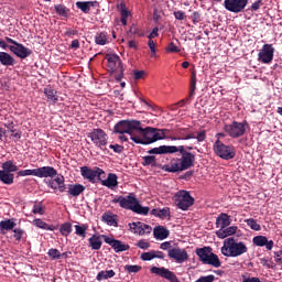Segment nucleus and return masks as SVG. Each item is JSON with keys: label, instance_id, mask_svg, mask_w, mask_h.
Masks as SVG:
<instances>
[{"label": "nucleus", "instance_id": "79ce46f5", "mask_svg": "<svg viewBox=\"0 0 282 282\" xmlns=\"http://www.w3.org/2000/svg\"><path fill=\"white\" fill-rule=\"evenodd\" d=\"M165 52H167L169 54H180V52H182V50L180 47H177V45H175V43L171 42L167 44Z\"/></svg>", "mask_w": 282, "mask_h": 282}, {"label": "nucleus", "instance_id": "a18cd8bd", "mask_svg": "<svg viewBox=\"0 0 282 282\" xmlns=\"http://www.w3.org/2000/svg\"><path fill=\"white\" fill-rule=\"evenodd\" d=\"M115 78L118 83H120V80H122V78H124V66H119V68H117L115 72Z\"/></svg>", "mask_w": 282, "mask_h": 282}, {"label": "nucleus", "instance_id": "4be33fe9", "mask_svg": "<svg viewBox=\"0 0 282 282\" xmlns=\"http://www.w3.org/2000/svg\"><path fill=\"white\" fill-rule=\"evenodd\" d=\"M253 245L259 246L260 248H263L265 246L267 250H272L274 247V241L268 240V237L265 236H256L253 238Z\"/></svg>", "mask_w": 282, "mask_h": 282}, {"label": "nucleus", "instance_id": "58836bf2", "mask_svg": "<svg viewBox=\"0 0 282 282\" xmlns=\"http://www.w3.org/2000/svg\"><path fill=\"white\" fill-rule=\"evenodd\" d=\"M34 224L37 228H42V230H56V226L47 225V223L43 221L42 219H35Z\"/></svg>", "mask_w": 282, "mask_h": 282}, {"label": "nucleus", "instance_id": "13d9d810", "mask_svg": "<svg viewBox=\"0 0 282 282\" xmlns=\"http://www.w3.org/2000/svg\"><path fill=\"white\" fill-rule=\"evenodd\" d=\"M181 138H186V134H184V129H181L176 132V135L171 137L172 141L176 140H186V139H181Z\"/></svg>", "mask_w": 282, "mask_h": 282}, {"label": "nucleus", "instance_id": "5fc2aeb1", "mask_svg": "<svg viewBox=\"0 0 282 282\" xmlns=\"http://www.w3.org/2000/svg\"><path fill=\"white\" fill-rule=\"evenodd\" d=\"M32 214L33 215H45V209L43 208V206H41V204H36L33 206Z\"/></svg>", "mask_w": 282, "mask_h": 282}, {"label": "nucleus", "instance_id": "4c0bfd02", "mask_svg": "<svg viewBox=\"0 0 282 282\" xmlns=\"http://www.w3.org/2000/svg\"><path fill=\"white\" fill-rule=\"evenodd\" d=\"M113 276H116V271L115 270L100 271L97 274V281H105L107 279H113Z\"/></svg>", "mask_w": 282, "mask_h": 282}, {"label": "nucleus", "instance_id": "20e7f679", "mask_svg": "<svg viewBox=\"0 0 282 282\" xmlns=\"http://www.w3.org/2000/svg\"><path fill=\"white\" fill-rule=\"evenodd\" d=\"M246 252H248L246 242L239 241L235 239V237L224 240V246L221 247V254H224V257H241V254H246Z\"/></svg>", "mask_w": 282, "mask_h": 282}, {"label": "nucleus", "instance_id": "c03bdc74", "mask_svg": "<svg viewBox=\"0 0 282 282\" xmlns=\"http://www.w3.org/2000/svg\"><path fill=\"white\" fill-rule=\"evenodd\" d=\"M75 230H76V235H78V237H83V239H85V237L87 235V226L75 225Z\"/></svg>", "mask_w": 282, "mask_h": 282}, {"label": "nucleus", "instance_id": "864d4df0", "mask_svg": "<svg viewBox=\"0 0 282 282\" xmlns=\"http://www.w3.org/2000/svg\"><path fill=\"white\" fill-rule=\"evenodd\" d=\"M137 247L141 250H149L151 248V243L143 239L137 242Z\"/></svg>", "mask_w": 282, "mask_h": 282}, {"label": "nucleus", "instance_id": "bb28decb", "mask_svg": "<svg viewBox=\"0 0 282 282\" xmlns=\"http://www.w3.org/2000/svg\"><path fill=\"white\" fill-rule=\"evenodd\" d=\"M237 232V226L225 227L216 231L218 239H226V237H231Z\"/></svg>", "mask_w": 282, "mask_h": 282}, {"label": "nucleus", "instance_id": "6e6552de", "mask_svg": "<svg viewBox=\"0 0 282 282\" xmlns=\"http://www.w3.org/2000/svg\"><path fill=\"white\" fill-rule=\"evenodd\" d=\"M249 127L248 121H242V122H238V121H232L229 124H225L224 127V131L225 133H227V135H229V138H241L243 135H246V128Z\"/></svg>", "mask_w": 282, "mask_h": 282}, {"label": "nucleus", "instance_id": "aec40b11", "mask_svg": "<svg viewBox=\"0 0 282 282\" xmlns=\"http://www.w3.org/2000/svg\"><path fill=\"white\" fill-rule=\"evenodd\" d=\"M82 176L84 177H102V175H107L102 169L95 166H82L80 167Z\"/></svg>", "mask_w": 282, "mask_h": 282}, {"label": "nucleus", "instance_id": "774afa93", "mask_svg": "<svg viewBox=\"0 0 282 282\" xmlns=\"http://www.w3.org/2000/svg\"><path fill=\"white\" fill-rule=\"evenodd\" d=\"M148 47H150L152 56H155V42L153 40L148 41Z\"/></svg>", "mask_w": 282, "mask_h": 282}, {"label": "nucleus", "instance_id": "e2e57ef3", "mask_svg": "<svg viewBox=\"0 0 282 282\" xmlns=\"http://www.w3.org/2000/svg\"><path fill=\"white\" fill-rule=\"evenodd\" d=\"M144 70H133L134 80H142V78H144Z\"/></svg>", "mask_w": 282, "mask_h": 282}, {"label": "nucleus", "instance_id": "f704fd0d", "mask_svg": "<svg viewBox=\"0 0 282 282\" xmlns=\"http://www.w3.org/2000/svg\"><path fill=\"white\" fill-rule=\"evenodd\" d=\"M195 89H197V70L193 69L191 74L189 98L195 96Z\"/></svg>", "mask_w": 282, "mask_h": 282}, {"label": "nucleus", "instance_id": "39448f33", "mask_svg": "<svg viewBox=\"0 0 282 282\" xmlns=\"http://www.w3.org/2000/svg\"><path fill=\"white\" fill-rule=\"evenodd\" d=\"M196 254L199 261L205 265H213V268H221V261L219 257L213 252V248L204 247L196 249Z\"/></svg>", "mask_w": 282, "mask_h": 282}, {"label": "nucleus", "instance_id": "1a4fd4ad", "mask_svg": "<svg viewBox=\"0 0 282 282\" xmlns=\"http://www.w3.org/2000/svg\"><path fill=\"white\" fill-rule=\"evenodd\" d=\"M214 153L221 158V160H232L237 155L235 147L226 145L221 140H216L214 143Z\"/></svg>", "mask_w": 282, "mask_h": 282}, {"label": "nucleus", "instance_id": "c756f323", "mask_svg": "<svg viewBox=\"0 0 282 282\" xmlns=\"http://www.w3.org/2000/svg\"><path fill=\"white\" fill-rule=\"evenodd\" d=\"M216 226L219 230L230 226V216L228 214H220L216 219Z\"/></svg>", "mask_w": 282, "mask_h": 282}, {"label": "nucleus", "instance_id": "052dcab7", "mask_svg": "<svg viewBox=\"0 0 282 282\" xmlns=\"http://www.w3.org/2000/svg\"><path fill=\"white\" fill-rule=\"evenodd\" d=\"M109 149H112L113 153H122L124 151V147L121 144H110Z\"/></svg>", "mask_w": 282, "mask_h": 282}, {"label": "nucleus", "instance_id": "6ab92c4d", "mask_svg": "<svg viewBox=\"0 0 282 282\" xmlns=\"http://www.w3.org/2000/svg\"><path fill=\"white\" fill-rule=\"evenodd\" d=\"M106 61L108 63V72H110L111 74H113V72L118 68L122 67V61L120 59V56H118L117 54H107Z\"/></svg>", "mask_w": 282, "mask_h": 282}, {"label": "nucleus", "instance_id": "393cba45", "mask_svg": "<svg viewBox=\"0 0 282 282\" xmlns=\"http://www.w3.org/2000/svg\"><path fill=\"white\" fill-rule=\"evenodd\" d=\"M48 186L56 189L58 188L59 193H65V178L64 177H57L53 178L51 181H45Z\"/></svg>", "mask_w": 282, "mask_h": 282}, {"label": "nucleus", "instance_id": "9b49d317", "mask_svg": "<svg viewBox=\"0 0 282 282\" xmlns=\"http://www.w3.org/2000/svg\"><path fill=\"white\" fill-rule=\"evenodd\" d=\"M88 138H90L91 142H94L95 147H98V149L102 150V147H107V133L100 128L94 129L88 133Z\"/></svg>", "mask_w": 282, "mask_h": 282}, {"label": "nucleus", "instance_id": "c9c22d12", "mask_svg": "<svg viewBox=\"0 0 282 282\" xmlns=\"http://www.w3.org/2000/svg\"><path fill=\"white\" fill-rule=\"evenodd\" d=\"M102 236H96L94 235L91 238H89L90 248L93 250H100L102 248V240H100Z\"/></svg>", "mask_w": 282, "mask_h": 282}, {"label": "nucleus", "instance_id": "4468645a", "mask_svg": "<svg viewBox=\"0 0 282 282\" xmlns=\"http://www.w3.org/2000/svg\"><path fill=\"white\" fill-rule=\"evenodd\" d=\"M101 238L104 239L105 243H108V246H111L115 252H127V250L131 248L129 245L123 243L122 241L117 240L113 237L101 235Z\"/></svg>", "mask_w": 282, "mask_h": 282}, {"label": "nucleus", "instance_id": "a211bd4d", "mask_svg": "<svg viewBox=\"0 0 282 282\" xmlns=\"http://www.w3.org/2000/svg\"><path fill=\"white\" fill-rule=\"evenodd\" d=\"M10 52L18 56V58L25 59L28 56H32V50L25 47L23 44L19 43L15 45L9 46Z\"/></svg>", "mask_w": 282, "mask_h": 282}, {"label": "nucleus", "instance_id": "2f4dec72", "mask_svg": "<svg viewBox=\"0 0 282 282\" xmlns=\"http://www.w3.org/2000/svg\"><path fill=\"white\" fill-rule=\"evenodd\" d=\"M6 129H8V131H10L11 133V138H14V140H21V130L17 129V126L14 124V122H9L4 124Z\"/></svg>", "mask_w": 282, "mask_h": 282}, {"label": "nucleus", "instance_id": "72a5a7b5", "mask_svg": "<svg viewBox=\"0 0 282 282\" xmlns=\"http://www.w3.org/2000/svg\"><path fill=\"white\" fill-rule=\"evenodd\" d=\"M44 94L47 98V102H51L52 105H56V102H58V95L56 90L52 88H44Z\"/></svg>", "mask_w": 282, "mask_h": 282}, {"label": "nucleus", "instance_id": "3c124183", "mask_svg": "<svg viewBox=\"0 0 282 282\" xmlns=\"http://www.w3.org/2000/svg\"><path fill=\"white\" fill-rule=\"evenodd\" d=\"M13 237L15 239V241H21V239H23V235L25 234V231L21 228H15L13 229Z\"/></svg>", "mask_w": 282, "mask_h": 282}, {"label": "nucleus", "instance_id": "6e6d98bb", "mask_svg": "<svg viewBox=\"0 0 282 282\" xmlns=\"http://www.w3.org/2000/svg\"><path fill=\"white\" fill-rule=\"evenodd\" d=\"M48 257H51V259H61V251H58V249H50Z\"/></svg>", "mask_w": 282, "mask_h": 282}, {"label": "nucleus", "instance_id": "37998d69", "mask_svg": "<svg viewBox=\"0 0 282 282\" xmlns=\"http://www.w3.org/2000/svg\"><path fill=\"white\" fill-rule=\"evenodd\" d=\"M126 272H129V274H138V272H140V270H142V267L138 265V264H127L124 267Z\"/></svg>", "mask_w": 282, "mask_h": 282}, {"label": "nucleus", "instance_id": "bf43d9fd", "mask_svg": "<svg viewBox=\"0 0 282 282\" xmlns=\"http://www.w3.org/2000/svg\"><path fill=\"white\" fill-rule=\"evenodd\" d=\"M192 21H193L194 25H197V23H199V21H202V14L198 11H194L192 14Z\"/></svg>", "mask_w": 282, "mask_h": 282}, {"label": "nucleus", "instance_id": "423d86ee", "mask_svg": "<svg viewBox=\"0 0 282 282\" xmlns=\"http://www.w3.org/2000/svg\"><path fill=\"white\" fill-rule=\"evenodd\" d=\"M138 129H140V121L138 120H121L115 124V133H120V135L128 133L130 140H133V135L138 134Z\"/></svg>", "mask_w": 282, "mask_h": 282}, {"label": "nucleus", "instance_id": "412c9836", "mask_svg": "<svg viewBox=\"0 0 282 282\" xmlns=\"http://www.w3.org/2000/svg\"><path fill=\"white\" fill-rule=\"evenodd\" d=\"M91 184H97V182H101L102 186H107V188H116L118 186V177H107L106 180H100V177H88Z\"/></svg>", "mask_w": 282, "mask_h": 282}, {"label": "nucleus", "instance_id": "c85d7f7f", "mask_svg": "<svg viewBox=\"0 0 282 282\" xmlns=\"http://www.w3.org/2000/svg\"><path fill=\"white\" fill-rule=\"evenodd\" d=\"M17 227V223H14L13 219H7L0 221V234L1 235H7L8 231L14 230Z\"/></svg>", "mask_w": 282, "mask_h": 282}, {"label": "nucleus", "instance_id": "680f3d73", "mask_svg": "<svg viewBox=\"0 0 282 282\" xmlns=\"http://www.w3.org/2000/svg\"><path fill=\"white\" fill-rule=\"evenodd\" d=\"M174 17L176 21H184V19H186V13L184 11H174Z\"/></svg>", "mask_w": 282, "mask_h": 282}, {"label": "nucleus", "instance_id": "b1692460", "mask_svg": "<svg viewBox=\"0 0 282 282\" xmlns=\"http://www.w3.org/2000/svg\"><path fill=\"white\" fill-rule=\"evenodd\" d=\"M1 169L4 170V173L9 175V177H14L12 173L19 172V166L12 160H9L2 163Z\"/></svg>", "mask_w": 282, "mask_h": 282}, {"label": "nucleus", "instance_id": "0eeeda50", "mask_svg": "<svg viewBox=\"0 0 282 282\" xmlns=\"http://www.w3.org/2000/svg\"><path fill=\"white\" fill-rule=\"evenodd\" d=\"M30 175H33L34 177H56L58 172L53 166L18 171V177H28Z\"/></svg>", "mask_w": 282, "mask_h": 282}, {"label": "nucleus", "instance_id": "7ed1b4c3", "mask_svg": "<svg viewBox=\"0 0 282 282\" xmlns=\"http://www.w3.org/2000/svg\"><path fill=\"white\" fill-rule=\"evenodd\" d=\"M161 134L158 131V128L147 127L143 129L142 122L139 124V129L137 130V135H132V142L135 144H153L154 142L160 141Z\"/></svg>", "mask_w": 282, "mask_h": 282}, {"label": "nucleus", "instance_id": "4d7b16f0", "mask_svg": "<svg viewBox=\"0 0 282 282\" xmlns=\"http://www.w3.org/2000/svg\"><path fill=\"white\" fill-rule=\"evenodd\" d=\"M171 215V209L169 207H165L163 209H159V217L161 219H164L165 217H169Z\"/></svg>", "mask_w": 282, "mask_h": 282}, {"label": "nucleus", "instance_id": "ddd939ff", "mask_svg": "<svg viewBox=\"0 0 282 282\" xmlns=\"http://www.w3.org/2000/svg\"><path fill=\"white\" fill-rule=\"evenodd\" d=\"M258 61L264 65H270L274 61V48L272 44H264L262 50L258 53Z\"/></svg>", "mask_w": 282, "mask_h": 282}, {"label": "nucleus", "instance_id": "473e14b6", "mask_svg": "<svg viewBox=\"0 0 282 282\" xmlns=\"http://www.w3.org/2000/svg\"><path fill=\"white\" fill-rule=\"evenodd\" d=\"M117 215H111L110 213H105L101 216L102 221H105L108 226H113L115 228H118V219Z\"/></svg>", "mask_w": 282, "mask_h": 282}, {"label": "nucleus", "instance_id": "5701e85b", "mask_svg": "<svg viewBox=\"0 0 282 282\" xmlns=\"http://www.w3.org/2000/svg\"><path fill=\"white\" fill-rule=\"evenodd\" d=\"M98 1H77L76 8L84 12V14H89L91 8H97Z\"/></svg>", "mask_w": 282, "mask_h": 282}, {"label": "nucleus", "instance_id": "cd10ccee", "mask_svg": "<svg viewBox=\"0 0 282 282\" xmlns=\"http://www.w3.org/2000/svg\"><path fill=\"white\" fill-rule=\"evenodd\" d=\"M154 239H159L160 241L169 238L171 232L163 226H156L153 230Z\"/></svg>", "mask_w": 282, "mask_h": 282}, {"label": "nucleus", "instance_id": "f8f14e48", "mask_svg": "<svg viewBox=\"0 0 282 282\" xmlns=\"http://www.w3.org/2000/svg\"><path fill=\"white\" fill-rule=\"evenodd\" d=\"M224 6L228 12L239 14V12H243L248 7V0H225Z\"/></svg>", "mask_w": 282, "mask_h": 282}, {"label": "nucleus", "instance_id": "f03ea898", "mask_svg": "<svg viewBox=\"0 0 282 282\" xmlns=\"http://www.w3.org/2000/svg\"><path fill=\"white\" fill-rule=\"evenodd\" d=\"M112 204H119L121 208H126L127 210H132V213H137V215H149V207H142L138 198H135V194H129L128 196H117L112 199Z\"/></svg>", "mask_w": 282, "mask_h": 282}, {"label": "nucleus", "instance_id": "9d476101", "mask_svg": "<svg viewBox=\"0 0 282 282\" xmlns=\"http://www.w3.org/2000/svg\"><path fill=\"white\" fill-rule=\"evenodd\" d=\"M174 197L176 206L181 210H188V208H191V206L195 204V198H193V196H191V193L186 191H178Z\"/></svg>", "mask_w": 282, "mask_h": 282}, {"label": "nucleus", "instance_id": "f3484780", "mask_svg": "<svg viewBox=\"0 0 282 282\" xmlns=\"http://www.w3.org/2000/svg\"><path fill=\"white\" fill-rule=\"evenodd\" d=\"M167 257H170V259H174L176 263H184V261H188V252L186 249L172 248L167 251Z\"/></svg>", "mask_w": 282, "mask_h": 282}, {"label": "nucleus", "instance_id": "de8ad7c7", "mask_svg": "<svg viewBox=\"0 0 282 282\" xmlns=\"http://www.w3.org/2000/svg\"><path fill=\"white\" fill-rule=\"evenodd\" d=\"M246 224L251 228V230H261V225H259L254 218H249L245 220Z\"/></svg>", "mask_w": 282, "mask_h": 282}, {"label": "nucleus", "instance_id": "2eb2a0df", "mask_svg": "<svg viewBox=\"0 0 282 282\" xmlns=\"http://www.w3.org/2000/svg\"><path fill=\"white\" fill-rule=\"evenodd\" d=\"M150 272L152 274H156L158 276H162V279H166V281L180 282V280L177 279V275H175V273H173L171 270H169L164 267H162V268L152 267L150 269Z\"/></svg>", "mask_w": 282, "mask_h": 282}, {"label": "nucleus", "instance_id": "dca6fc26", "mask_svg": "<svg viewBox=\"0 0 282 282\" xmlns=\"http://www.w3.org/2000/svg\"><path fill=\"white\" fill-rule=\"evenodd\" d=\"M129 228L131 232L134 235H140V237H144V235H151L153 228L150 225H147L142 221L130 223Z\"/></svg>", "mask_w": 282, "mask_h": 282}, {"label": "nucleus", "instance_id": "0e129e2a", "mask_svg": "<svg viewBox=\"0 0 282 282\" xmlns=\"http://www.w3.org/2000/svg\"><path fill=\"white\" fill-rule=\"evenodd\" d=\"M158 32H160V28L158 26L153 28L152 32L148 35V39L150 41H153V39H156V36H160Z\"/></svg>", "mask_w": 282, "mask_h": 282}, {"label": "nucleus", "instance_id": "8fccbe9b", "mask_svg": "<svg viewBox=\"0 0 282 282\" xmlns=\"http://www.w3.org/2000/svg\"><path fill=\"white\" fill-rule=\"evenodd\" d=\"M152 259H155V251H149V252H143L141 254V260L142 261H152Z\"/></svg>", "mask_w": 282, "mask_h": 282}, {"label": "nucleus", "instance_id": "69168bd1", "mask_svg": "<svg viewBox=\"0 0 282 282\" xmlns=\"http://www.w3.org/2000/svg\"><path fill=\"white\" fill-rule=\"evenodd\" d=\"M196 140L198 142H204V140H206V130L197 132Z\"/></svg>", "mask_w": 282, "mask_h": 282}, {"label": "nucleus", "instance_id": "603ef678", "mask_svg": "<svg viewBox=\"0 0 282 282\" xmlns=\"http://www.w3.org/2000/svg\"><path fill=\"white\" fill-rule=\"evenodd\" d=\"M119 10L121 19H129V10H127V6L124 3L119 4Z\"/></svg>", "mask_w": 282, "mask_h": 282}, {"label": "nucleus", "instance_id": "338daca9", "mask_svg": "<svg viewBox=\"0 0 282 282\" xmlns=\"http://www.w3.org/2000/svg\"><path fill=\"white\" fill-rule=\"evenodd\" d=\"M76 35H78V31L77 30L68 29L65 32V36H68V39H73Z\"/></svg>", "mask_w": 282, "mask_h": 282}, {"label": "nucleus", "instance_id": "a878e982", "mask_svg": "<svg viewBox=\"0 0 282 282\" xmlns=\"http://www.w3.org/2000/svg\"><path fill=\"white\" fill-rule=\"evenodd\" d=\"M0 64L4 67H14L17 61L9 53L0 52Z\"/></svg>", "mask_w": 282, "mask_h": 282}, {"label": "nucleus", "instance_id": "f257e3e1", "mask_svg": "<svg viewBox=\"0 0 282 282\" xmlns=\"http://www.w3.org/2000/svg\"><path fill=\"white\" fill-rule=\"evenodd\" d=\"M150 155H166L169 153H180L181 158L173 159L170 164L163 165L162 170L167 173H182L195 165V154L188 152L184 145H161L148 151Z\"/></svg>", "mask_w": 282, "mask_h": 282}, {"label": "nucleus", "instance_id": "ea45409f", "mask_svg": "<svg viewBox=\"0 0 282 282\" xmlns=\"http://www.w3.org/2000/svg\"><path fill=\"white\" fill-rule=\"evenodd\" d=\"M96 45H107V33L100 32L95 35Z\"/></svg>", "mask_w": 282, "mask_h": 282}, {"label": "nucleus", "instance_id": "7c9ffc66", "mask_svg": "<svg viewBox=\"0 0 282 282\" xmlns=\"http://www.w3.org/2000/svg\"><path fill=\"white\" fill-rule=\"evenodd\" d=\"M82 193H85V185H82V184L68 185V195H70V197H78V195H82Z\"/></svg>", "mask_w": 282, "mask_h": 282}, {"label": "nucleus", "instance_id": "49530a36", "mask_svg": "<svg viewBox=\"0 0 282 282\" xmlns=\"http://www.w3.org/2000/svg\"><path fill=\"white\" fill-rule=\"evenodd\" d=\"M158 131L160 140H171V138H173V135H169V133H171V130L169 129H158Z\"/></svg>", "mask_w": 282, "mask_h": 282}, {"label": "nucleus", "instance_id": "a19ab883", "mask_svg": "<svg viewBox=\"0 0 282 282\" xmlns=\"http://www.w3.org/2000/svg\"><path fill=\"white\" fill-rule=\"evenodd\" d=\"M59 232L63 235V237H67L72 232V224L70 223H65L59 227Z\"/></svg>", "mask_w": 282, "mask_h": 282}, {"label": "nucleus", "instance_id": "e433bc0d", "mask_svg": "<svg viewBox=\"0 0 282 282\" xmlns=\"http://www.w3.org/2000/svg\"><path fill=\"white\" fill-rule=\"evenodd\" d=\"M143 166H159L158 159L155 155H147L142 158Z\"/></svg>", "mask_w": 282, "mask_h": 282}, {"label": "nucleus", "instance_id": "09e8293b", "mask_svg": "<svg viewBox=\"0 0 282 282\" xmlns=\"http://www.w3.org/2000/svg\"><path fill=\"white\" fill-rule=\"evenodd\" d=\"M55 12H57L59 14V17H67V7L63 6V4H57L55 6Z\"/></svg>", "mask_w": 282, "mask_h": 282}]
</instances>
